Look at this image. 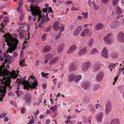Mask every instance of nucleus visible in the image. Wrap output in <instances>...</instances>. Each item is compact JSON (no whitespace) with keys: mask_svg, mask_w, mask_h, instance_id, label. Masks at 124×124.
Returning <instances> with one entry per match:
<instances>
[{"mask_svg":"<svg viewBox=\"0 0 124 124\" xmlns=\"http://www.w3.org/2000/svg\"><path fill=\"white\" fill-rule=\"evenodd\" d=\"M71 118V117L70 116H68L67 117V121L65 122V123H69L70 122V120Z\"/></svg>","mask_w":124,"mask_h":124,"instance_id":"obj_40","label":"nucleus"},{"mask_svg":"<svg viewBox=\"0 0 124 124\" xmlns=\"http://www.w3.org/2000/svg\"><path fill=\"white\" fill-rule=\"evenodd\" d=\"M68 81L70 82L73 81L75 78V75L73 73H71L69 74L68 76Z\"/></svg>","mask_w":124,"mask_h":124,"instance_id":"obj_19","label":"nucleus"},{"mask_svg":"<svg viewBox=\"0 0 124 124\" xmlns=\"http://www.w3.org/2000/svg\"><path fill=\"white\" fill-rule=\"evenodd\" d=\"M29 78H29V80H27V83L25 84L23 87L24 89L29 90L35 89L38 85V83L36 79L33 80L32 83H30V80H32L33 78H34L35 77L33 76L32 78V76H31L29 77ZM31 83L32 82L31 81Z\"/></svg>","mask_w":124,"mask_h":124,"instance_id":"obj_2","label":"nucleus"},{"mask_svg":"<svg viewBox=\"0 0 124 124\" xmlns=\"http://www.w3.org/2000/svg\"><path fill=\"white\" fill-rule=\"evenodd\" d=\"M23 98L26 103H29L31 101V95L30 93H28L23 96Z\"/></svg>","mask_w":124,"mask_h":124,"instance_id":"obj_9","label":"nucleus"},{"mask_svg":"<svg viewBox=\"0 0 124 124\" xmlns=\"http://www.w3.org/2000/svg\"><path fill=\"white\" fill-rule=\"evenodd\" d=\"M14 95V93L12 92H10L8 93V95L10 96H13Z\"/></svg>","mask_w":124,"mask_h":124,"instance_id":"obj_53","label":"nucleus"},{"mask_svg":"<svg viewBox=\"0 0 124 124\" xmlns=\"http://www.w3.org/2000/svg\"><path fill=\"white\" fill-rule=\"evenodd\" d=\"M10 104H12V105L14 106H15L16 105V103L15 102L13 101H10Z\"/></svg>","mask_w":124,"mask_h":124,"instance_id":"obj_49","label":"nucleus"},{"mask_svg":"<svg viewBox=\"0 0 124 124\" xmlns=\"http://www.w3.org/2000/svg\"><path fill=\"white\" fill-rule=\"evenodd\" d=\"M9 120V118L7 117H6L4 119V122H7Z\"/></svg>","mask_w":124,"mask_h":124,"instance_id":"obj_58","label":"nucleus"},{"mask_svg":"<svg viewBox=\"0 0 124 124\" xmlns=\"http://www.w3.org/2000/svg\"><path fill=\"white\" fill-rule=\"evenodd\" d=\"M119 121L118 119H115L112 120L111 122V124H119Z\"/></svg>","mask_w":124,"mask_h":124,"instance_id":"obj_31","label":"nucleus"},{"mask_svg":"<svg viewBox=\"0 0 124 124\" xmlns=\"http://www.w3.org/2000/svg\"><path fill=\"white\" fill-rule=\"evenodd\" d=\"M114 39L113 34L110 33H108L104 38L103 40L105 43L108 45L112 43Z\"/></svg>","mask_w":124,"mask_h":124,"instance_id":"obj_4","label":"nucleus"},{"mask_svg":"<svg viewBox=\"0 0 124 124\" xmlns=\"http://www.w3.org/2000/svg\"><path fill=\"white\" fill-rule=\"evenodd\" d=\"M76 70V68L74 66L73 64H72L70 68V71H74Z\"/></svg>","mask_w":124,"mask_h":124,"instance_id":"obj_33","label":"nucleus"},{"mask_svg":"<svg viewBox=\"0 0 124 124\" xmlns=\"http://www.w3.org/2000/svg\"><path fill=\"white\" fill-rule=\"evenodd\" d=\"M66 2L67 4H69L72 2V1L71 0H68L66 1Z\"/></svg>","mask_w":124,"mask_h":124,"instance_id":"obj_61","label":"nucleus"},{"mask_svg":"<svg viewBox=\"0 0 124 124\" xmlns=\"http://www.w3.org/2000/svg\"><path fill=\"white\" fill-rule=\"evenodd\" d=\"M40 8L39 7V8H38L37 12L35 15V16H38V22H39L40 20V18L42 19L43 18H44L45 17V14L43 15L42 16L41 14V11L40 9Z\"/></svg>","mask_w":124,"mask_h":124,"instance_id":"obj_8","label":"nucleus"},{"mask_svg":"<svg viewBox=\"0 0 124 124\" xmlns=\"http://www.w3.org/2000/svg\"><path fill=\"white\" fill-rule=\"evenodd\" d=\"M22 80H20V79H19L18 78H17L16 80V81L17 82H18L19 84H20L21 83V82L22 81Z\"/></svg>","mask_w":124,"mask_h":124,"instance_id":"obj_60","label":"nucleus"},{"mask_svg":"<svg viewBox=\"0 0 124 124\" xmlns=\"http://www.w3.org/2000/svg\"><path fill=\"white\" fill-rule=\"evenodd\" d=\"M50 110H52L54 112L55 110V108L54 107L52 106L50 108Z\"/></svg>","mask_w":124,"mask_h":124,"instance_id":"obj_56","label":"nucleus"},{"mask_svg":"<svg viewBox=\"0 0 124 124\" xmlns=\"http://www.w3.org/2000/svg\"><path fill=\"white\" fill-rule=\"evenodd\" d=\"M5 62L6 63H8V64H9L11 63H12L13 62H12L10 59H6L4 60Z\"/></svg>","mask_w":124,"mask_h":124,"instance_id":"obj_39","label":"nucleus"},{"mask_svg":"<svg viewBox=\"0 0 124 124\" xmlns=\"http://www.w3.org/2000/svg\"><path fill=\"white\" fill-rule=\"evenodd\" d=\"M108 50L106 49V47H104L102 51L101 54L102 56L107 58L108 57Z\"/></svg>","mask_w":124,"mask_h":124,"instance_id":"obj_16","label":"nucleus"},{"mask_svg":"<svg viewBox=\"0 0 124 124\" xmlns=\"http://www.w3.org/2000/svg\"><path fill=\"white\" fill-rule=\"evenodd\" d=\"M19 35H20V38L21 39H22L24 37L23 34L22 32H21L19 33Z\"/></svg>","mask_w":124,"mask_h":124,"instance_id":"obj_43","label":"nucleus"},{"mask_svg":"<svg viewBox=\"0 0 124 124\" xmlns=\"http://www.w3.org/2000/svg\"><path fill=\"white\" fill-rule=\"evenodd\" d=\"M58 57H56L52 59L49 63L50 65H52L53 64H55L58 60Z\"/></svg>","mask_w":124,"mask_h":124,"instance_id":"obj_25","label":"nucleus"},{"mask_svg":"<svg viewBox=\"0 0 124 124\" xmlns=\"http://www.w3.org/2000/svg\"><path fill=\"white\" fill-rule=\"evenodd\" d=\"M84 18V17H82L80 16H78V19L81 20L82 18Z\"/></svg>","mask_w":124,"mask_h":124,"instance_id":"obj_62","label":"nucleus"},{"mask_svg":"<svg viewBox=\"0 0 124 124\" xmlns=\"http://www.w3.org/2000/svg\"><path fill=\"white\" fill-rule=\"evenodd\" d=\"M34 119H32L27 124H32L34 123Z\"/></svg>","mask_w":124,"mask_h":124,"instance_id":"obj_47","label":"nucleus"},{"mask_svg":"<svg viewBox=\"0 0 124 124\" xmlns=\"http://www.w3.org/2000/svg\"><path fill=\"white\" fill-rule=\"evenodd\" d=\"M91 66V63L88 62L85 63L82 67V70L84 72L87 71L89 68Z\"/></svg>","mask_w":124,"mask_h":124,"instance_id":"obj_10","label":"nucleus"},{"mask_svg":"<svg viewBox=\"0 0 124 124\" xmlns=\"http://www.w3.org/2000/svg\"><path fill=\"white\" fill-rule=\"evenodd\" d=\"M47 8L49 9V11L48 12V13H49L50 12H52V13H53V12L51 10L52 8L51 7H49Z\"/></svg>","mask_w":124,"mask_h":124,"instance_id":"obj_51","label":"nucleus"},{"mask_svg":"<svg viewBox=\"0 0 124 124\" xmlns=\"http://www.w3.org/2000/svg\"><path fill=\"white\" fill-rule=\"evenodd\" d=\"M95 108L96 109H97L98 107L100 106V105L99 104H96L95 105Z\"/></svg>","mask_w":124,"mask_h":124,"instance_id":"obj_63","label":"nucleus"},{"mask_svg":"<svg viewBox=\"0 0 124 124\" xmlns=\"http://www.w3.org/2000/svg\"><path fill=\"white\" fill-rule=\"evenodd\" d=\"M115 12L116 15L121 14L122 13V10L118 6L116 7Z\"/></svg>","mask_w":124,"mask_h":124,"instance_id":"obj_23","label":"nucleus"},{"mask_svg":"<svg viewBox=\"0 0 124 124\" xmlns=\"http://www.w3.org/2000/svg\"><path fill=\"white\" fill-rule=\"evenodd\" d=\"M112 108V106L111 103L109 101H107L105 107V113L108 114L111 111Z\"/></svg>","mask_w":124,"mask_h":124,"instance_id":"obj_6","label":"nucleus"},{"mask_svg":"<svg viewBox=\"0 0 124 124\" xmlns=\"http://www.w3.org/2000/svg\"><path fill=\"white\" fill-rule=\"evenodd\" d=\"M88 13L87 12H86L84 16V17L85 18H87V15H88Z\"/></svg>","mask_w":124,"mask_h":124,"instance_id":"obj_52","label":"nucleus"},{"mask_svg":"<svg viewBox=\"0 0 124 124\" xmlns=\"http://www.w3.org/2000/svg\"><path fill=\"white\" fill-rule=\"evenodd\" d=\"M7 113H5L4 114L2 113L0 115V118H4L7 115Z\"/></svg>","mask_w":124,"mask_h":124,"instance_id":"obj_41","label":"nucleus"},{"mask_svg":"<svg viewBox=\"0 0 124 124\" xmlns=\"http://www.w3.org/2000/svg\"><path fill=\"white\" fill-rule=\"evenodd\" d=\"M89 30L88 29H84L82 31L81 36L83 37L86 36L89 32Z\"/></svg>","mask_w":124,"mask_h":124,"instance_id":"obj_24","label":"nucleus"},{"mask_svg":"<svg viewBox=\"0 0 124 124\" xmlns=\"http://www.w3.org/2000/svg\"><path fill=\"white\" fill-rule=\"evenodd\" d=\"M5 78V79L6 77ZM4 78V77L2 79H1V84L4 85L3 88L1 87L0 88V94L1 95L2 94V93L4 94L6 93V89L7 88V86L9 87V90H10L12 88V87L10 85L11 81L7 79L5 80Z\"/></svg>","mask_w":124,"mask_h":124,"instance_id":"obj_3","label":"nucleus"},{"mask_svg":"<svg viewBox=\"0 0 124 124\" xmlns=\"http://www.w3.org/2000/svg\"><path fill=\"white\" fill-rule=\"evenodd\" d=\"M91 85L90 83L88 81L84 82L82 85V87L85 90L89 89Z\"/></svg>","mask_w":124,"mask_h":124,"instance_id":"obj_13","label":"nucleus"},{"mask_svg":"<svg viewBox=\"0 0 124 124\" xmlns=\"http://www.w3.org/2000/svg\"><path fill=\"white\" fill-rule=\"evenodd\" d=\"M4 20L3 21V23L6 24V22H9V18L7 17H5L4 18Z\"/></svg>","mask_w":124,"mask_h":124,"instance_id":"obj_34","label":"nucleus"},{"mask_svg":"<svg viewBox=\"0 0 124 124\" xmlns=\"http://www.w3.org/2000/svg\"><path fill=\"white\" fill-rule=\"evenodd\" d=\"M118 40L121 42L124 41V33L122 32H119L117 35Z\"/></svg>","mask_w":124,"mask_h":124,"instance_id":"obj_11","label":"nucleus"},{"mask_svg":"<svg viewBox=\"0 0 124 124\" xmlns=\"http://www.w3.org/2000/svg\"><path fill=\"white\" fill-rule=\"evenodd\" d=\"M93 40L92 39H91L88 43V47H90L92 46L93 43Z\"/></svg>","mask_w":124,"mask_h":124,"instance_id":"obj_36","label":"nucleus"},{"mask_svg":"<svg viewBox=\"0 0 124 124\" xmlns=\"http://www.w3.org/2000/svg\"><path fill=\"white\" fill-rule=\"evenodd\" d=\"M65 46V45L64 43H63L61 44L58 47L57 52L58 53L61 52L64 49Z\"/></svg>","mask_w":124,"mask_h":124,"instance_id":"obj_20","label":"nucleus"},{"mask_svg":"<svg viewBox=\"0 0 124 124\" xmlns=\"http://www.w3.org/2000/svg\"><path fill=\"white\" fill-rule=\"evenodd\" d=\"M82 29V27L81 26L77 27L73 33V35L77 36L81 31Z\"/></svg>","mask_w":124,"mask_h":124,"instance_id":"obj_15","label":"nucleus"},{"mask_svg":"<svg viewBox=\"0 0 124 124\" xmlns=\"http://www.w3.org/2000/svg\"><path fill=\"white\" fill-rule=\"evenodd\" d=\"M91 0H89L87 2V4L91 6Z\"/></svg>","mask_w":124,"mask_h":124,"instance_id":"obj_64","label":"nucleus"},{"mask_svg":"<svg viewBox=\"0 0 124 124\" xmlns=\"http://www.w3.org/2000/svg\"><path fill=\"white\" fill-rule=\"evenodd\" d=\"M37 4H30V7L29 8L30 9L28 8H27V11H31L32 12L31 14L34 16H35V15L38 8L39 7L37 6Z\"/></svg>","mask_w":124,"mask_h":124,"instance_id":"obj_5","label":"nucleus"},{"mask_svg":"<svg viewBox=\"0 0 124 124\" xmlns=\"http://www.w3.org/2000/svg\"><path fill=\"white\" fill-rule=\"evenodd\" d=\"M50 122V120L49 119H47L46 120V124H48Z\"/></svg>","mask_w":124,"mask_h":124,"instance_id":"obj_55","label":"nucleus"},{"mask_svg":"<svg viewBox=\"0 0 124 124\" xmlns=\"http://www.w3.org/2000/svg\"><path fill=\"white\" fill-rule=\"evenodd\" d=\"M120 24L119 22L117 21H114L110 24V28L111 29L116 28Z\"/></svg>","mask_w":124,"mask_h":124,"instance_id":"obj_12","label":"nucleus"},{"mask_svg":"<svg viewBox=\"0 0 124 124\" xmlns=\"http://www.w3.org/2000/svg\"><path fill=\"white\" fill-rule=\"evenodd\" d=\"M59 25L60 22H57L54 23L53 24V28L55 31H56L58 30L60 27Z\"/></svg>","mask_w":124,"mask_h":124,"instance_id":"obj_14","label":"nucleus"},{"mask_svg":"<svg viewBox=\"0 0 124 124\" xmlns=\"http://www.w3.org/2000/svg\"><path fill=\"white\" fill-rule=\"evenodd\" d=\"M61 26L62 27H61L60 26V32L61 33L64 30V27L65 26L63 24H61Z\"/></svg>","mask_w":124,"mask_h":124,"instance_id":"obj_37","label":"nucleus"},{"mask_svg":"<svg viewBox=\"0 0 124 124\" xmlns=\"http://www.w3.org/2000/svg\"><path fill=\"white\" fill-rule=\"evenodd\" d=\"M41 74L42 75V76L44 78H45L46 77V74L45 73H43V72H42L41 73Z\"/></svg>","mask_w":124,"mask_h":124,"instance_id":"obj_57","label":"nucleus"},{"mask_svg":"<svg viewBox=\"0 0 124 124\" xmlns=\"http://www.w3.org/2000/svg\"><path fill=\"white\" fill-rule=\"evenodd\" d=\"M100 87V85L99 84H96L93 86V90L94 91H97Z\"/></svg>","mask_w":124,"mask_h":124,"instance_id":"obj_32","label":"nucleus"},{"mask_svg":"<svg viewBox=\"0 0 124 124\" xmlns=\"http://www.w3.org/2000/svg\"><path fill=\"white\" fill-rule=\"evenodd\" d=\"M104 77V74L102 73H99L96 76V79L97 80L101 82L102 80Z\"/></svg>","mask_w":124,"mask_h":124,"instance_id":"obj_18","label":"nucleus"},{"mask_svg":"<svg viewBox=\"0 0 124 124\" xmlns=\"http://www.w3.org/2000/svg\"><path fill=\"white\" fill-rule=\"evenodd\" d=\"M117 3V0H114L113 1V4L114 6L116 5Z\"/></svg>","mask_w":124,"mask_h":124,"instance_id":"obj_44","label":"nucleus"},{"mask_svg":"<svg viewBox=\"0 0 124 124\" xmlns=\"http://www.w3.org/2000/svg\"><path fill=\"white\" fill-rule=\"evenodd\" d=\"M51 28V26H49L47 28L46 30V32H48L50 30Z\"/></svg>","mask_w":124,"mask_h":124,"instance_id":"obj_54","label":"nucleus"},{"mask_svg":"<svg viewBox=\"0 0 124 124\" xmlns=\"http://www.w3.org/2000/svg\"><path fill=\"white\" fill-rule=\"evenodd\" d=\"M87 51L86 47H85L81 50L79 52V55H82Z\"/></svg>","mask_w":124,"mask_h":124,"instance_id":"obj_28","label":"nucleus"},{"mask_svg":"<svg viewBox=\"0 0 124 124\" xmlns=\"http://www.w3.org/2000/svg\"><path fill=\"white\" fill-rule=\"evenodd\" d=\"M77 48V47L75 45H73L70 47V48L67 52V53L69 54L72 53L73 51L75 50Z\"/></svg>","mask_w":124,"mask_h":124,"instance_id":"obj_21","label":"nucleus"},{"mask_svg":"<svg viewBox=\"0 0 124 124\" xmlns=\"http://www.w3.org/2000/svg\"><path fill=\"white\" fill-rule=\"evenodd\" d=\"M93 4L95 10L97 11L98 10L99 8V7H98V5H96L95 3H94V2H93Z\"/></svg>","mask_w":124,"mask_h":124,"instance_id":"obj_38","label":"nucleus"},{"mask_svg":"<svg viewBox=\"0 0 124 124\" xmlns=\"http://www.w3.org/2000/svg\"><path fill=\"white\" fill-rule=\"evenodd\" d=\"M88 108L90 112L92 113H94L96 112L94 106L92 104H90L88 105Z\"/></svg>","mask_w":124,"mask_h":124,"instance_id":"obj_17","label":"nucleus"},{"mask_svg":"<svg viewBox=\"0 0 124 124\" xmlns=\"http://www.w3.org/2000/svg\"><path fill=\"white\" fill-rule=\"evenodd\" d=\"M75 82L77 83L82 78V76L80 75H78L77 76L75 75Z\"/></svg>","mask_w":124,"mask_h":124,"instance_id":"obj_29","label":"nucleus"},{"mask_svg":"<svg viewBox=\"0 0 124 124\" xmlns=\"http://www.w3.org/2000/svg\"><path fill=\"white\" fill-rule=\"evenodd\" d=\"M46 85L45 84H42V87L43 89H45L46 88Z\"/></svg>","mask_w":124,"mask_h":124,"instance_id":"obj_59","label":"nucleus"},{"mask_svg":"<svg viewBox=\"0 0 124 124\" xmlns=\"http://www.w3.org/2000/svg\"><path fill=\"white\" fill-rule=\"evenodd\" d=\"M3 56L4 57L6 58H8L10 57V55L8 54H7L5 52L3 53Z\"/></svg>","mask_w":124,"mask_h":124,"instance_id":"obj_46","label":"nucleus"},{"mask_svg":"<svg viewBox=\"0 0 124 124\" xmlns=\"http://www.w3.org/2000/svg\"><path fill=\"white\" fill-rule=\"evenodd\" d=\"M100 66L99 64L95 65L94 66V68L92 70L93 72L98 71L100 69Z\"/></svg>","mask_w":124,"mask_h":124,"instance_id":"obj_27","label":"nucleus"},{"mask_svg":"<svg viewBox=\"0 0 124 124\" xmlns=\"http://www.w3.org/2000/svg\"><path fill=\"white\" fill-rule=\"evenodd\" d=\"M104 26V25L102 23H99L96 25L95 29L96 30H99L102 29Z\"/></svg>","mask_w":124,"mask_h":124,"instance_id":"obj_22","label":"nucleus"},{"mask_svg":"<svg viewBox=\"0 0 124 124\" xmlns=\"http://www.w3.org/2000/svg\"><path fill=\"white\" fill-rule=\"evenodd\" d=\"M51 49V47L48 45H46L44 48L43 52L45 53L47 52L50 51Z\"/></svg>","mask_w":124,"mask_h":124,"instance_id":"obj_26","label":"nucleus"},{"mask_svg":"<svg viewBox=\"0 0 124 124\" xmlns=\"http://www.w3.org/2000/svg\"><path fill=\"white\" fill-rule=\"evenodd\" d=\"M23 3V0H20L19 1L18 4L19 6L20 7H21L22 6Z\"/></svg>","mask_w":124,"mask_h":124,"instance_id":"obj_45","label":"nucleus"},{"mask_svg":"<svg viewBox=\"0 0 124 124\" xmlns=\"http://www.w3.org/2000/svg\"><path fill=\"white\" fill-rule=\"evenodd\" d=\"M3 37L5 38V41L7 42V45L10 47L11 44H14V46L11 48L13 51H14L17 48V46L18 43V40L15 38H12L11 35L8 33L3 36Z\"/></svg>","mask_w":124,"mask_h":124,"instance_id":"obj_1","label":"nucleus"},{"mask_svg":"<svg viewBox=\"0 0 124 124\" xmlns=\"http://www.w3.org/2000/svg\"><path fill=\"white\" fill-rule=\"evenodd\" d=\"M98 53L97 50L96 48H93L91 51V54H94Z\"/></svg>","mask_w":124,"mask_h":124,"instance_id":"obj_35","label":"nucleus"},{"mask_svg":"<svg viewBox=\"0 0 124 124\" xmlns=\"http://www.w3.org/2000/svg\"><path fill=\"white\" fill-rule=\"evenodd\" d=\"M104 116V113L100 112L97 113L95 115L97 121L99 123H101L103 120V118Z\"/></svg>","mask_w":124,"mask_h":124,"instance_id":"obj_7","label":"nucleus"},{"mask_svg":"<svg viewBox=\"0 0 124 124\" xmlns=\"http://www.w3.org/2000/svg\"><path fill=\"white\" fill-rule=\"evenodd\" d=\"M46 34H44L42 36V39L43 40H44L46 39Z\"/></svg>","mask_w":124,"mask_h":124,"instance_id":"obj_50","label":"nucleus"},{"mask_svg":"<svg viewBox=\"0 0 124 124\" xmlns=\"http://www.w3.org/2000/svg\"><path fill=\"white\" fill-rule=\"evenodd\" d=\"M16 93L17 95L18 96H19V95L20 94H21L22 93V92L21 91H16Z\"/></svg>","mask_w":124,"mask_h":124,"instance_id":"obj_42","label":"nucleus"},{"mask_svg":"<svg viewBox=\"0 0 124 124\" xmlns=\"http://www.w3.org/2000/svg\"><path fill=\"white\" fill-rule=\"evenodd\" d=\"M23 19V14H21L19 17V20L20 21H21Z\"/></svg>","mask_w":124,"mask_h":124,"instance_id":"obj_48","label":"nucleus"},{"mask_svg":"<svg viewBox=\"0 0 124 124\" xmlns=\"http://www.w3.org/2000/svg\"><path fill=\"white\" fill-rule=\"evenodd\" d=\"M89 99L88 97H85L83 102V103L84 104H87L89 102Z\"/></svg>","mask_w":124,"mask_h":124,"instance_id":"obj_30","label":"nucleus"}]
</instances>
